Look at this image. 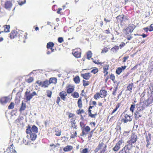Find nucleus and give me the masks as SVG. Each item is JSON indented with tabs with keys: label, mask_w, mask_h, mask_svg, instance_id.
I'll use <instances>...</instances> for the list:
<instances>
[{
	"label": "nucleus",
	"mask_w": 153,
	"mask_h": 153,
	"mask_svg": "<svg viewBox=\"0 0 153 153\" xmlns=\"http://www.w3.org/2000/svg\"><path fill=\"white\" fill-rule=\"evenodd\" d=\"M35 95H37V94L35 92L33 91L32 93H30V91L27 90L25 93V97L27 101H30L33 97Z\"/></svg>",
	"instance_id": "f257e3e1"
},
{
	"label": "nucleus",
	"mask_w": 153,
	"mask_h": 153,
	"mask_svg": "<svg viewBox=\"0 0 153 153\" xmlns=\"http://www.w3.org/2000/svg\"><path fill=\"white\" fill-rule=\"evenodd\" d=\"M130 138L131 139L127 141V142L128 144L127 145L132 146V143H135L137 141V136L135 133H132Z\"/></svg>",
	"instance_id": "f03ea898"
},
{
	"label": "nucleus",
	"mask_w": 153,
	"mask_h": 153,
	"mask_svg": "<svg viewBox=\"0 0 153 153\" xmlns=\"http://www.w3.org/2000/svg\"><path fill=\"white\" fill-rule=\"evenodd\" d=\"M107 92L105 90H101L100 93H96V100L99 98L100 97L101 98H105L107 95Z\"/></svg>",
	"instance_id": "7ed1b4c3"
},
{
	"label": "nucleus",
	"mask_w": 153,
	"mask_h": 153,
	"mask_svg": "<svg viewBox=\"0 0 153 153\" xmlns=\"http://www.w3.org/2000/svg\"><path fill=\"white\" fill-rule=\"evenodd\" d=\"M10 96L7 97H2L0 99V102L2 105H4L10 101Z\"/></svg>",
	"instance_id": "20e7f679"
},
{
	"label": "nucleus",
	"mask_w": 153,
	"mask_h": 153,
	"mask_svg": "<svg viewBox=\"0 0 153 153\" xmlns=\"http://www.w3.org/2000/svg\"><path fill=\"white\" fill-rule=\"evenodd\" d=\"M124 117V118H123L122 119V120L124 123H126L128 121L130 122L132 120V117L127 114L125 115Z\"/></svg>",
	"instance_id": "39448f33"
},
{
	"label": "nucleus",
	"mask_w": 153,
	"mask_h": 153,
	"mask_svg": "<svg viewBox=\"0 0 153 153\" xmlns=\"http://www.w3.org/2000/svg\"><path fill=\"white\" fill-rule=\"evenodd\" d=\"M82 136H84L86 134V133L85 131L86 132L88 133V132L90 130V128L88 126H86V127H84L83 128H82Z\"/></svg>",
	"instance_id": "423d86ee"
},
{
	"label": "nucleus",
	"mask_w": 153,
	"mask_h": 153,
	"mask_svg": "<svg viewBox=\"0 0 153 153\" xmlns=\"http://www.w3.org/2000/svg\"><path fill=\"white\" fill-rule=\"evenodd\" d=\"M12 4L10 1H6L4 4V7L7 9H9L12 7Z\"/></svg>",
	"instance_id": "0eeeda50"
},
{
	"label": "nucleus",
	"mask_w": 153,
	"mask_h": 153,
	"mask_svg": "<svg viewBox=\"0 0 153 153\" xmlns=\"http://www.w3.org/2000/svg\"><path fill=\"white\" fill-rule=\"evenodd\" d=\"M17 31L13 30L10 33V37L11 39H13L17 36Z\"/></svg>",
	"instance_id": "6e6552de"
},
{
	"label": "nucleus",
	"mask_w": 153,
	"mask_h": 153,
	"mask_svg": "<svg viewBox=\"0 0 153 153\" xmlns=\"http://www.w3.org/2000/svg\"><path fill=\"white\" fill-rule=\"evenodd\" d=\"M67 95L65 91H62L59 93V96L62 99L65 100L66 99V96Z\"/></svg>",
	"instance_id": "1a4fd4ad"
},
{
	"label": "nucleus",
	"mask_w": 153,
	"mask_h": 153,
	"mask_svg": "<svg viewBox=\"0 0 153 153\" xmlns=\"http://www.w3.org/2000/svg\"><path fill=\"white\" fill-rule=\"evenodd\" d=\"M90 73H86L81 74V76L84 79L86 80H88L90 77Z\"/></svg>",
	"instance_id": "9d476101"
},
{
	"label": "nucleus",
	"mask_w": 153,
	"mask_h": 153,
	"mask_svg": "<svg viewBox=\"0 0 153 153\" xmlns=\"http://www.w3.org/2000/svg\"><path fill=\"white\" fill-rule=\"evenodd\" d=\"M50 85L49 82L48 80H46L43 82V84L42 87L47 88L48 87V85Z\"/></svg>",
	"instance_id": "9b49d317"
},
{
	"label": "nucleus",
	"mask_w": 153,
	"mask_h": 153,
	"mask_svg": "<svg viewBox=\"0 0 153 153\" xmlns=\"http://www.w3.org/2000/svg\"><path fill=\"white\" fill-rule=\"evenodd\" d=\"M116 19L118 22H121L123 21V20L124 19V15H120L116 17Z\"/></svg>",
	"instance_id": "f8f14e48"
},
{
	"label": "nucleus",
	"mask_w": 153,
	"mask_h": 153,
	"mask_svg": "<svg viewBox=\"0 0 153 153\" xmlns=\"http://www.w3.org/2000/svg\"><path fill=\"white\" fill-rule=\"evenodd\" d=\"M26 108V104L25 103H24L23 102H22L21 106L19 109V111L22 112V111H24Z\"/></svg>",
	"instance_id": "ddd939ff"
},
{
	"label": "nucleus",
	"mask_w": 153,
	"mask_h": 153,
	"mask_svg": "<svg viewBox=\"0 0 153 153\" xmlns=\"http://www.w3.org/2000/svg\"><path fill=\"white\" fill-rule=\"evenodd\" d=\"M73 149L72 146L68 145L65 147L63 149V150L65 152H68L71 150Z\"/></svg>",
	"instance_id": "4468645a"
},
{
	"label": "nucleus",
	"mask_w": 153,
	"mask_h": 153,
	"mask_svg": "<svg viewBox=\"0 0 153 153\" xmlns=\"http://www.w3.org/2000/svg\"><path fill=\"white\" fill-rule=\"evenodd\" d=\"M54 44L52 42H49L47 43V48L48 49H50L53 47L54 46Z\"/></svg>",
	"instance_id": "2eb2a0df"
},
{
	"label": "nucleus",
	"mask_w": 153,
	"mask_h": 153,
	"mask_svg": "<svg viewBox=\"0 0 153 153\" xmlns=\"http://www.w3.org/2000/svg\"><path fill=\"white\" fill-rule=\"evenodd\" d=\"M50 84L51 83H56L57 82V79L56 78L53 77L50 78L48 81Z\"/></svg>",
	"instance_id": "dca6fc26"
},
{
	"label": "nucleus",
	"mask_w": 153,
	"mask_h": 153,
	"mask_svg": "<svg viewBox=\"0 0 153 153\" xmlns=\"http://www.w3.org/2000/svg\"><path fill=\"white\" fill-rule=\"evenodd\" d=\"M74 56L77 58H79L81 56V53L78 51H75L73 52Z\"/></svg>",
	"instance_id": "f3484780"
},
{
	"label": "nucleus",
	"mask_w": 153,
	"mask_h": 153,
	"mask_svg": "<svg viewBox=\"0 0 153 153\" xmlns=\"http://www.w3.org/2000/svg\"><path fill=\"white\" fill-rule=\"evenodd\" d=\"M93 107V106H90L89 108V109L88 110L89 116L91 117H95V115H96V114H92L91 113V109Z\"/></svg>",
	"instance_id": "a211bd4d"
},
{
	"label": "nucleus",
	"mask_w": 153,
	"mask_h": 153,
	"mask_svg": "<svg viewBox=\"0 0 153 153\" xmlns=\"http://www.w3.org/2000/svg\"><path fill=\"white\" fill-rule=\"evenodd\" d=\"M4 32L6 33L10 32V25H5L4 26Z\"/></svg>",
	"instance_id": "6ab92c4d"
},
{
	"label": "nucleus",
	"mask_w": 153,
	"mask_h": 153,
	"mask_svg": "<svg viewBox=\"0 0 153 153\" xmlns=\"http://www.w3.org/2000/svg\"><path fill=\"white\" fill-rule=\"evenodd\" d=\"M31 130L32 132H33L34 133H37L38 131L37 127L35 125H33L32 126Z\"/></svg>",
	"instance_id": "aec40b11"
},
{
	"label": "nucleus",
	"mask_w": 153,
	"mask_h": 153,
	"mask_svg": "<svg viewBox=\"0 0 153 153\" xmlns=\"http://www.w3.org/2000/svg\"><path fill=\"white\" fill-rule=\"evenodd\" d=\"M134 116L136 120H137L139 117H142L141 114H140V113L138 111H136L134 113Z\"/></svg>",
	"instance_id": "412c9836"
},
{
	"label": "nucleus",
	"mask_w": 153,
	"mask_h": 153,
	"mask_svg": "<svg viewBox=\"0 0 153 153\" xmlns=\"http://www.w3.org/2000/svg\"><path fill=\"white\" fill-rule=\"evenodd\" d=\"M129 145H126L123 149L122 150L120 151L119 153H126V151L125 150V149L126 148V149H129L128 148Z\"/></svg>",
	"instance_id": "4be33fe9"
},
{
	"label": "nucleus",
	"mask_w": 153,
	"mask_h": 153,
	"mask_svg": "<svg viewBox=\"0 0 153 153\" xmlns=\"http://www.w3.org/2000/svg\"><path fill=\"white\" fill-rule=\"evenodd\" d=\"M119 49V47L118 46H115L114 47L111 48V51L113 52H116Z\"/></svg>",
	"instance_id": "5701e85b"
},
{
	"label": "nucleus",
	"mask_w": 153,
	"mask_h": 153,
	"mask_svg": "<svg viewBox=\"0 0 153 153\" xmlns=\"http://www.w3.org/2000/svg\"><path fill=\"white\" fill-rule=\"evenodd\" d=\"M81 97L80 98L77 102L78 106L79 108H81L82 107V103L81 99Z\"/></svg>",
	"instance_id": "b1692460"
},
{
	"label": "nucleus",
	"mask_w": 153,
	"mask_h": 153,
	"mask_svg": "<svg viewBox=\"0 0 153 153\" xmlns=\"http://www.w3.org/2000/svg\"><path fill=\"white\" fill-rule=\"evenodd\" d=\"M74 80L76 83H79L80 82V79L79 76H76L74 79Z\"/></svg>",
	"instance_id": "393cba45"
},
{
	"label": "nucleus",
	"mask_w": 153,
	"mask_h": 153,
	"mask_svg": "<svg viewBox=\"0 0 153 153\" xmlns=\"http://www.w3.org/2000/svg\"><path fill=\"white\" fill-rule=\"evenodd\" d=\"M36 133H33L32 132L30 134V137L33 140H35L36 138L37 135L36 134Z\"/></svg>",
	"instance_id": "a878e982"
},
{
	"label": "nucleus",
	"mask_w": 153,
	"mask_h": 153,
	"mask_svg": "<svg viewBox=\"0 0 153 153\" xmlns=\"http://www.w3.org/2000/svg\"><path fill=\"white\" fill-rule=\"evenodd\" d=\"M26 132L27 134H30L32 132L31 128L30 126H28L27 128L26 129Z\"/></svg>",
	"instance_id": "bb28decb"
},
{
	"label": "nucleus",
	"mask_w": 153,
	"mask_h": 153,
	"mask_svg": "<svg viewBox=\"0 0 153 153\" xmlns=\"http://www.w3.org/2000/svg\"><path fill=\"white\" fill-rule=\"evenodd\" d=\"M120 148V146L117 145V144H116L115 146L113 148V150L114 152H117L119 150Z\"/></svg>",
	"instance_id": "cd10ccee"
},
{
	"label": "nucleus",
	"mask_w": 153,
	"mask_h": 153,
	"mask_svg": "<svg viewBox=\"0 0 153 153\" xmlns=\"http://www.w3.org/2000/svg\"><path fill=\"white\" fill-rule=\"evenodd\" d=\"M120 106V104L119 103H118L117 105H116L115 108L113 110L111 114H112L113 113H115L117 110V109L119 108Z\"/></svg>",
	"instance_id": "c85d7f7f"
},
{
	"label": "nucleus",
	"mask_w": 153,
	"mask_h": 153,
	"mask_svg": "<svg viewBox=\"0 0 153 153\" xmlns=\"http://www.w3.org/2000/svg\"><path fill=\"white\" fill-rule=\"evenodd\" d=\"M74 98H77L79 97V94L77 92H74L71 95Z\"/></svg>",
	"instance_id": "c756f323"
},
{
	"label": "nucleus",
	"mask_w": 153,
	"mask_h": 153,
	"mask_svg": "<svg viewBox=\"0 0 153 153\" xmlns=\"http://www.w3.org/2000/svg\"><path fill=\"white\" fill-rule=\"evenodd\" d=\"M92 53L91 51H89L87 53V57L88 59H89L91 57Z\"/></svg>",
	"instance_id": "7c9ffc66"
},
{
	"label": "nucleus",
	"mask_w": 153,
	"mask_h": 153,
	"mask_svg": "<svg viewBox=\"0 0 153 153\" xmlns=\"http://www.w3.org/2000/svg\"><path fill=\"white\" fill-rule=\"evenodd\" d=\"M122 68L119 67L117 69L116 73L117 74H120L122 72Z\"/></svg>",
	"instance_id": "2f4dec72"
},
{
	"label": "nucleus",
	"mask_w": 153,
	"mask_h": 153,
	"mask_svg": "<svg viewBox=\"0 0 153 153\" xmlns=\"http://www.w3.org/2000/svg\"><path fill=\"white\" fill-rule=\"evenodd\" d=\"M46 93L47 96L50 98L51 97L52 94V91L49 90H47L46 91Z\"/></svg>",
	"instance_id": "473e14b6"
},
{
	"label": "nucleus",
	"mask_w": 153,
	"mask_h": 153,
	"mask_svg": "<svg viewBox=\"0 0 153 153\" xmlns=\"http://www.w3.org/2000/svg\"><path fill=\"white\" fill-rule=\"evenodd\" d=\"M104 145V143H103L102 141H100V142L99 145L98 146V149L99 150L100 149H101L102 147Z\"/></svg>",
	"instance_id": "72a5a7b5"
},
{
	"label": "nucleus",
	"mask_w": 153,
	"mask_h": 153,
	"mask_svg": "<svg viewBox=\"0 0 153 153\" xmlns=\"http://www.w3.org/2000/svg\"><path fill=\"white\" fill-rule=\"evenodd\" d=\"M14 103L11 102L8 106V108L10 109H12L14 108Z\"/></svg>",
	"instance_id": "f704fd0d"
},
{
	"label": "nucleus",
	"mask_w": 153,
	"mask_h": 153,
	"mask_svg": "<svg viewBox=\"0 0 153 153\" xmlns=\"http://www.w3.org/2000/svg\"><path fill=\"white\" fill-rule=\"evenodd\" d=\"M74 88H70L67 89V92L68 94H70L74 91Z\"/></svg>",
	"instance_id": "c9c22d12"
},
{
	"label": "nucleus",
	"mask_w": 153,
	"mask_h": 153,
	"mask_svg": "<svg viewBox=\"0 0 153 153\" xmlns=\"http://www.w3.org/2000/svg\"><path fill=\"white\" fill-rule=\"evenodd\" d=\"M124 142V141L121 139L117 143H116V144L120 147V146L122 144V143Z\"/></svg>",
	"instance_id": "e433bc0d"
},
{
	"label": "nucleus",
	"mask_w": 153,
	"mask_h": 153,
	"mask_svg": "<svg viewBox=\"0 0 153 153\" xmlns=\"http://www.w3.org/2000/svg\"><path fill=\"white\" fill-rule=\"evenodd\" d=\"M132 87H133L132 84H129L127 87V90H129L131 92V90L132 89Z\"/></svg>",
	"instance_id": "4c0bfd02"
},
{
	"label": "nucleus",
	"mask_w": 153,
	"mask_h": 153,
	"mask_svg": "<svg viewBox=\"0 0 153 153\" xmlns=\"http://www.w3.org/2000/svg\"><path fill=\"white\" fill-rule=\"evenodd\" d=\"M36 83H37L39 86H40L42 87V86L43 84V82L41 80H38L36 82Z\"/></svg>",
	"instance_id": "58836bf2"
},
{
	"label": "nucleus",
	"mask_w": 153,
	"mask_h": 153,
	"mask_svg": "<svg viewBox=\"0 0 153 153\" xmlns=\"http://www.w3.org/2000/svg\"><path fill=\"white\" fill-rule=\"evenodd\" d=\"M109 65H106L103 68L104 69V72L105 73L106 71L108 70V69Z\"/></svg>",
	"instance_id": "ea45409f"
},
{
	"label": "nucleus",
	"mask_w": 153,
	"mask_h": 153,
	"mask_svg": "<svg viewBox=\"0 0 153 153\" xmlns=\"http://www.w3.org/2000/svg\"><path fill=\"white\" fill-rule=\"evenodd\" d=\"M135 108V105H131V107L130 108V111H131V112L133 113L134 111V109Z\"/></svg>",
	"instance_id": "a19ab883"
},
{
	"label": "nucleus",
	"mask_w": 153,
	"mask_h": 153,
	"mask_svg": "<svg viewBox=\"0 0 153 153\" xmlns=\"http://www.w3.org/2000/svg\"><path fill=\"white\" fill-rule=\"evenodd\" d=\"M149 67L151 70L153 69V61H152L150 63Z\"/></svg>",
	"instance_id": "79ce46f5"
},
{
	"label": "nucleus",
	"mask_w": 153,
	"mask_h": 153,
	"mask_svg": "<svg viewBox=\"0 0 153 153\" xmlns=\"http://www.w3.org/2000/svg\"><path fill=\"white\" fill-rule=\"evenodd\" d=\"M33 80V78L32 77H30L29 78L27 79V82L28 83H31L32 82Z\"/></svg>",
	"instance_id": "37998d69"
},
{
	"label": "nucleus",
	"mask_w": 153,
	"mask_h": 153,
	"mask_svg": "<svg viewBox=\"0 0 153 153\" xmlns=\"http://www.w3.org/2000/svg\"><path fill=\"white\" fill-rule=\"evenodd\" d=\"M58 41L60 43H62L64 41L62 37H59L58 39Z\"/></svg>",
	"instance_id": "c03bdc74"
},
{
	"label": "nucleus",
	"mask_w": 153,
	"mask_h": 153,
	"mask_svg": "<svg viewBox=\"0 0 153 153\" xmlns=\"http://www.w3.org/2000/svg\"><path fill=\"white\" fill-rule=\"evenodd\" d=\"M88 82H87L84 80H83V85L84 86H86L88 85Z\"/></svg>",
	"instance_id": "a18cd8bd"
},
{
	"label": "nucleus",
	"mask_w": 153,
	"mask_h": 153,
	"mask_svg": "<svg viewBox=\"0 0 153 153\" xmlns=\"http://www.w3.org/2000/svg\"><path fill=\"white\" fill-rule=\"evenodd\" d=\"M134 29L133 27L131 26L129 27L127 29V30L130 33L132 32Z\"/></svg>",
	"instance_id": "49530a36"
},
{
	"label": "nucleus",
	"mask_w": 153,
	"mask_h": 153,
	"mask_svg": "<svg viewBox=\"0 0 153 153\" xmlns=\"http://www.w3.org/2000/svg\"><path fill=\"white\" fill-rule=\"evenodd\" d=\"M95 129V128L93 130L91 131L90 133L89 134V135L88 136V138L89 139L91 138L92 137L93 132H94V130Z\"/></svg>",
	"instance_id": "de8ad7c7"
},
{
	"label": "nucleus",
	"mask_w": 153,
	"mask_h": 153,
	"mask_svg": "<svg viewBox=\"0 0 153 153\" xmlns=\"http://www.w3.org/2000/svg\"><path fill=\"white\" fill-rule=\"evenodd\" d=\"M23 119V117H19L16 120V121L18 122H19L20 121Z\"/></svg>",
	"instance_id": "09e8293b"
},
{
	"label": "nucleus",
	"mask_w": 153,
	"mask_h": 153,
	"mask_svg": "<svg viewBox=\"0 0 153 153\" xmlns=\"http://www.w3.org/2000/svg\"><path fill=\"white\" fill-rule=\"evenodd\" d=\"M117 89V86L116 87L114 88V91L112 93V94L114 95H115L116 93V92Z\"/></svg>",
	"instance_id": "8fccbe9b"
},
{
	"label": "nucleus",
	"mask_w": 153,
	"mask_h": 153,
	"mask_svg": "<svg viewBox=\"0 0 153 153\" xmlns=\"http://www.w3.org/2000/svg\"><path fill=\"white\" fill-rule=\"evenodd\" d=\"M110 78L113 81H114L115 79V77L114 74H111L110 76Z\"/></svg>",
	"instance_id": "3c124183"
},
{
	"label": "nucleus",
	"mask_w": 153,
	"mask_h": 153,
	"mask_svg": "<svg viewBox=\"0 0 153 153\" xmlns=\"http://www.w3.org/2000/svg\"><path fill=\"white\" fill-rule=\"evenodd\" d=\"M26 1V0H24V1H21V2H18L19 4L21 6L23 4L25 3Z\"/></svg>",
	"instance_id": "603ef678"
},
{
	"label": "nucleus",
	"mask_w": 153,
	"mask_h": 153,
	"mask_svg": "<svg viewBox=\"0 0 153 153\" xmlns=\"http://www.w3.org/2000/svg\"><path fill=\"white\" fill-rule=\"evenodd\" d=\"M88 151V149L87 148H85L82 150L81 153H87Z\"/></svg>",
	"instance_id": "864d4df0"
},
{
	"label": "nucleus",
	"mask_w": 153,
	"mask_h": 153,
	"mask_svg": "<svg viewBox=\"0 0 153 153\" xmlns=\"http://www.w3.org/2000/svg\"><path fill=\"white\" fill-rule=\"evenodd\" d=\"M80 125L81 127L82 128L84 127L85 126L83 122H81L80 123Z\"/></svg>",
	"instance_id": "5fc2aeb1"
},
{
	"label": "nucleus",
	"mask_w": 153,
	"mask_h": 153,
	"mask_svg": "<svg viewBox=\"0 0 153 153\" xmlns=\"http://www.w3.org/2000/svg\"><path fill=\"white\" fill-rule=\"evenodd\" d=\"M129 57L128 56H125V57H124L123 58V62L124 63V62H125L126 61V60H127L128 58Z\"/></svg>",
	"instance_id": "6e6d98bb"
},
{
	"label": "nucleus",
	"mask_w": 153,
	"mask_h": 153,
	"mask_svg": "<svg viewBox=\"0 0 153 153\" xmlns=\"http://www.w3.org/2000/svg\"><path fill=\"white\" fill-rule=\"evenodd\" d=\"M104 148L101 151V153H105V149L106 147V145H104Z\"/></svg>",
	"instance_id": "4d7b16f0"
},
{
	"label": "nucleus",
	"mask_w": 153,
	"mask_h": 153,
	"mask_svg": "<svg viewBox=\"0 0 153 153\" xmlns=\"http://www.w3.org/2000/svg\"><path fill=\"white\" fill-rule=\"evenodd\" d=\"M55 135L57 136H59L61 135V132L60 131H56Z\"/></svg>",
	"instance_id": "13d9d810"
},
{
	"label": "nucleus",
	"mask_w": 153,
	"mask_h": 153,
	"mask_svg": "<svg viewBox=\"0 0 153 153\" xmlns=\"http://www.w3.org/2000/svg\"><path fill=\"white\" fill-rule=\"evenodd\" d=\"M153 30V24H152L150 26L149 31H152Z\"/></svg>",
	"instance_id": "bf43d9fd"
},
{
	"label": "nucleus",
	"mask_w": 153,
	"mask_h": 153,
	"mask_svg": "<svg viewBox=\"0 0 153 153\" xmlns=\"http://www.w3.org/2000/svg\"><path fill=\"white\" fill-rule=\"evenodd\" d=\"M60 97H57V100L56 101V103L57 104H59V103L60 102Z\"/></svg>",
	"instance_id": "052dcab7"
},
{
	"label": "nucleus",
	"mask_w": 153,
	"mask_h": 153,
	"mask_svg": "<svg viewBox=\"0 0 153 153\" xmlns=\"http://www.w3.org/2000/svg\"><path fill=\"white\" fill-rule=\"evenodd\" d=\"M75 123L73 122H72V127L73 128H75V129H76V126L75 125Z\"/></svg>",
	"instance_id": "680f3d73"
},
{
	"label": "nucleus",
	"mask_w": 153,
	"mask_h": 153,
	"mask_svg": "<svg viewBox=\"0 0 153 153\" xmlns=\"http://www.w3.org/2000/svg\"><path fill=\"white\" fill-rule=\"evenodd\" d=\"M146 142L147 143H148V142H150L149 141L150 140H149V138L148 137L147 135L146 136Z\"/></svg>",
	"instance_id": "e2e57ef3"
},
{
	"label": "nucleus",
	"mask_w": 153,
	"mask_h": 153,
	"mask_svg": "<svg viewBox=\"0 0 153 153\" xmlns=\"http://www.w3.org/2000/svg\"><path fill=\"white\" fill-rule=\"evenodd\" d=\"M62 10V9L61 8H58V10L57 11V13L58 14H60V11Z\"/></svg>",
	"instance_id": "0e129e2a"
},
{
	"label": "nucleus",
	"mask_w": 153,
	"mask_h": 153,
	"mask_svg": "<svg viewBox=\"0 0 153 153\" xmlns=\"http://www.w3.org/2000/svg\"><path fill=\"white\" fill-rule=\"evenodd\" d=\"M91 73H93L94 74H96V68L94 69L91 71Z\"/></svg>",
	"instance_id": "69168bd1"
},
{
	"label": "nucleus",
	"mask_w": 153,
	"mask_h": 153,
	"mask_svg": "<svg viewBox=\"0 0 153 153\" xmlns=\"http://www.w3.org/2000/svg\"><path fill=\"white\" fill-rule=\"evenodd\" d=\"M150 145V143L148 142V143H147V144L146 145V147L147 148H151V147L149 146Z\"/></svg>",
	"instance_id": "338daca9"
},
{
	"label": "nucleus",
	"mask_w": 153,
	"mask_h": 153,
	"mask_svg": "<svg viewBox=\"0 0 153 153\" xmlns=\"http://www.w3.org/2000/svg\"><path fill=\"white\" fill-rule=\"evenodd\" d=\"M144 30L146 32H147L149 30V28L148 27H146L143 28Z\"/></svg>",
	"instance_id": "774afa93"
}]
</instances>
